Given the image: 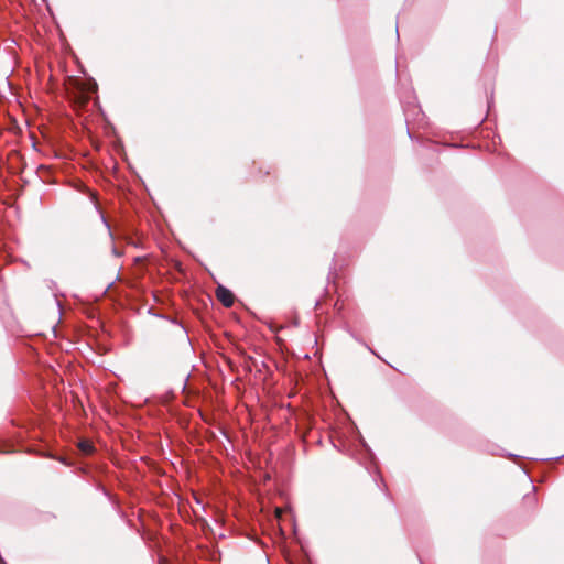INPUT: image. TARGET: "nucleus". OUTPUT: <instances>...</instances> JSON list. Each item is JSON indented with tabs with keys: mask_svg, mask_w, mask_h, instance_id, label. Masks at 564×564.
Listing matches in <instances>:
<instances>
[{
	"mask_svg": "<svg viewBox=\"0 0 564 564\" xmlns=\"http://www.w3.org/2000/svg\"><path fill=\"white\" fill-rule=\"evenodd\" d=\"M216 297L225 307H230L235 302L234 293L223 285L217 286Z\"/></svg>",
	"mask_w": 564,
	"mask_h": 564,
	"instance_id": "nucleus-1",
	"label": "nucleus"
},
{
	"mask_svg": "<svg viewBox=\"0 0 564 564\" xmlns=\"http://www.w3.org/2000/svg\"><path fill=\"white\" fill-rule=\"evenodd\" d=\"M78 448L82 453L89 455L94 452V446L88 441H80L78 444Z\"/></svg>",
	"mask_w": 564,
	"mask_h": 564,
	"instance_id": "nucleus-2",
	"label": "nucleus"
},
{
	"mask_svg": "<svg viewBox=\"0 0 564 564\" xmlns=\"http://www.w3.org/2000/svg\"><path fill=\"white\" fill-rule=\"evenodd\" d=\"M101 220H102V223L105 224V226H106V228H107V230H108L109 236H110V237H112L110 225H109V223L107 221V219L105 218V216H102V215H101Z\"/></svg>",
	"mask_w": 564,
	"mask_h": 564,
	"instance_id": "nucleus-3",
	"label": "nucleus"
},
{
	"mask_svg": "<svg viewBox=\"0 0 564 564\" xmlns=\"http://www.w3.org/2000/svg\"><path fill=\"white\" fill-rule=\"evenodd\" d=\"M177 328H178V332L182 334V336H183L186 340H189V339H188L187 332L185 330V328H184L182 325H178V326H177Z\"/></svg>",
	"mask_w": 564,
	"mask_h": 564,
	"instance_id": "nucleus-4",
	"label": "nucleus"
},
{
	"mask_svg": "<svg viewBox=\"0 0 564 564\" xmlns=\"http://www.w3.org/2000/svg\"><path fill=\"white\" fill-rule=\"evenodd\" d=\"M180 388L182 390H184L186 388V380H183L181 383H180Z\"/></svg>",
	"mask_w": 564,
	"mask_h": 564,
	"instance_id": "nucleus-5",
	"label": "nucleus"
},
{
	"mask_svg": "<svg viewBox=\"0 0 564 564\" xmlns=\"http://www.w3.org/2000/svg\"><path fill=\"white\" fill-rule=\"evenodd\" d=\"M112 252H113V254H115V256H117V257H119V256H120V253L118 252V250H117L115 247L112 248Z\"/></svg>",
	"mask_w": 564,
	"mask_h": 564,
	"instance_id": "nucleus-6",
	"label": "nucleus"
},
{
	"mask_svg": "<svg viewBox=\"0 0 564 564\" xmlns=\"http://www.w3.org/2000/svg\"><path fill=\"white\" fill-rule=\"evenodd\" d=\"M0 564H7L1 556H0Z\"/></svg>",
	"mask_w": 564,
	"mask_h": 564,
	"instance_id": "nucleus-7",
	"label": "nucleus"
},
{
	"mask_svg": "<svg viewBox=\"0 0 564 564\" xmlns=\"http://www.w3.org/2000/svg\"><path fill=\"white\" fill-rule=\"evenodd\" d=\"M213 521H217V519H216V514H215V513H214V518H213Z\"/></svg>",
	"mask_w": 564,
	"mask_h": 564,
	"instance_id": "nucleus-8",
	"label": "nucleus"
}]
</instances>
